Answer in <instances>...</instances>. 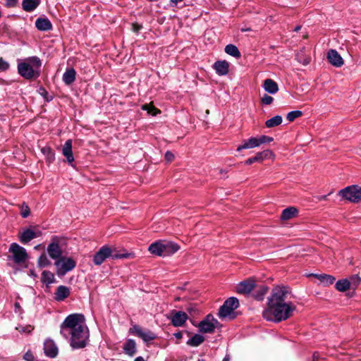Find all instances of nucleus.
Masks as SVG:
<instances>
[{
	"label": "nucleus",
	"mask_w": 361,
	"mask_h": 361,
	"mask_svg": "<svg viewBox=\"0 0 361 361\" xmlns=\"http://www.w3.org/2000/svg\"><path fill=\"white\" fill-rule=\"evenodd\" d=\"M286 292L282 287H275L272 289L271 295L268 298L267 307L264 311V316H288L298 313L296 307L292 302H285Z\"/></svg>",
	"instance_id": "nucleus-1"
},
{
	"label": "nucleus",
	"mask_w": 361,
	"mask_h": 361,
	"mask_svg": "<svg viewBox=\"0 0 361 361\" xmlns=\"http://www.w3.org/2000/svg\"><path fill=\"white\" fill-rule=\"evenodd\" d=\"M61 327L70 329V343L73 348H83L87 345L90 335L85 317H66Z\"/></svg>",
	"instance_id": "nucleus-2"
},
{
	"label": "nucleus",
	"mask_w": 361,
	"mask_h": 361,
	"mask_svg": "<svg viewBox=\"0 0 361 361\" xmlns=\"http://www.w3.org/2000/svg\"><path fill=\"white\" fill-rule=\"evenodd\" d=\"M42 65L40 59L37 56H32L26 61L18 65L19 74L25 79H36L39 75V68Z\"/></svg>",
	"instance_id": "nucleus-3"
},
{
	"label": "nucleus",
	"mask_w": 361,
	"mask_h": 361,
	"mask_svg": "<svg viewBox=\"0 0 361 361\" xmlns=\"http://www.w3.org/2000/svg\"><path fill=\"white\" fill-rule=\"evenodd\" d=\"M131 255L130 253L119 254L116 247L104 245L94 255L93 262L95 265H101L108 258H129Z\"/></svg>",
	"instance_id": "nucleus-4"
},
{
	"label": "nucleus",
	"mask_w": 361,
	"mask_h": 361,
	"mask_svg": "<svg viewBox=\"0 0 361 361\" xmlns=\"http://www.w3.org/2000/svg\"><path fill=\"white\" fill-rule=\"evenodd\" d=\"M338 195L351 202H361V187L357 185L348 186L341 190L338 192Z\"/></svg>",
	"instance_id": "nucleus-5"
},
{
	"label": "nucleus",
	"mask_w": 361,
	"mask_h": 361,
	"mask_svg": "<svg viewBox=\"0 0 361 361\" xmlns=\"http://www.w3.org/2000/svg\"><path fill=\"white\" fill-rule=\"evenodd\" d=\"M129 334L137 336L141 338L145 343H149L157 338L155 333L149 329H143L137 324H132L129 329Z\"/></svg>",
	"instance_id": "nucleus-6"
},
{
	"label": "nucleus",
	"mask_w": 361,
	"mask_h": 361,
	"mask_svg": "<svg viewBox=\"0 0 361 361\" xmlns=\"http://www.w3.org/2000/svg\"><path fill=\"white\" fill-rule=\"evenodd\" d=\"M56 267L58 274H65L68 271L73 270L75 266V262L71 257H62L59 260L54 262Z\"/></svg>",
	"instance_id": "nucleus-7"
},
{
	"label": "nucleus",
	"mask_w": 361,
	"mask_h": 361,
	"mask_svg": "<svg viewBox=\"0 0 361 361\" xmlns=\"http://www.w3.org/2000/svg\"><path fill=\"white\" fill-rule=\"evenodd\" d=\"M9 252L13 254V259L16 264L24 263L28 257L25 249L16 243L11 245Z\"/></svg>",
	"instance_id": "nucleus-8"
},
{
	"label": "nucleus",
	"mask_w": 361,
	"mask_h": 361,
	"mask_svg": "<svg viewBox=\"0 0 361 361\" xmlns=\"http://www.w3.org/2000/svg\"><path fill=\"white\" fill-rule=\"evenodd\" d=\"M238 306V300L235 297H231L220 307L218 316H230Z\"/></svg>",
	"instance_id": "nucleus-9"
},
{
	"label": "nucleus",
	"mask_w": 361,
	"mask_h": 361,
	"mask_svg": "<svg viewBox=\"0 0 361 361\" xmlns=\"http://www.w3.org/2000/svg\"><path fill=\"white\" fill-rule=\"evenodd\" d=\"M219 322L216 319L212 317V319H209V317H206L204 320L201 321L198 327L200 331L204 334L207 333H212L214 329L218 326Z\"/></svg>",
	"instance_id": "nucleus-10"
},
{
	"label": "nucleus",
	"mask_w": 361,
	"mask_h": 361,
	"mask_svg": "<svg viewBox=\"0 0 361 361\" xmlns=\"http://www.w3.org/2000/svg\"><path fill=\"white\" fill-rule=\"evenodd\" d=\"M274 158V154L270 149H266L257 152L255 157H250L245 161V164H252L255 162H262L267 159Z\"/></svg>",
	"instance_id": "nucleus-11"
},
{
	"label": "nucleus",
	"mask_w": 361,
	"mask_h": 361,
	"mask_svg": "<svg viewBox=\"0 0 361 361\" xmlns=\"http://www.w3.org/2000/svg\"><path fill=\"white\" fill-rule=\"evenodd\" d=\"M41 235L42 232L38 229L27 228L20 234V240L22 243L25 244L31 240L39 237Z\"/></svg>",
	"instance_id": "nucleus-12"
},
{
	"label": "nucleus",
	"mask_w": 361,
	"mask_h": 361,
	"mask_svg": "<svg viewBox=\"0 0 361 361\" xmlns=\"http://www.w3.org/2000/svg\"><path fill=\"white\" fill-rule=\"evenodd\" d=\"M255 286V281L252 279H248L238 284L236 291L240 294L250 293Z\"/></svg>",
	"instance_id": "nucleus-13"
},
{
	"label": "nucleus",
	"mask_w": 361,
	"mask_h": 361,
	"mask_svg": "<svg viewBox=\"0 0 361 361\" xmlns=\"http://www.w3.org/2000/svg\"><path fill=\"white\" fill-rule=\"evenodd\" d=\"M327 59L329 62L335 67H341L344 64L343 58L335 49H330L327 52Z\"/></svg>",
	"instance_id": "nucleus-14"
},
{
	"label": "nucleus",
	"mask_w": 361,
	"mask_h": 361,
	"mask_svg": "<svg viewBox=\"0 0 361 361\" xmlns=\"http://www.w3.org/2000/svg\"><path fill=\"white\" fill-rule=\"evenodd\" d=\"M44 352L47 357L54 358L57 356L59 350L51 339H47L44 343Z\"/></svg>",
	"instance_id": "nucleus-15"
},
{
	"label": "nucleus",
	"mask_w": 361,
	"mask_h": 361,
	"mask_svg": "<svg viewBox=\"0 0 361 361\" xmlns=\"http://www.w3.org/2000/svg\"><path fill=\"white\" fill-rule=\"evenodd\" d=\"M47 252L49 256L56 261L62 257V250L57 242H51L48 245Z\"/></svg>",
	"instance_id": "nucleus-16"
},
{
	"label": "nucleus",
	"mask_w": 361,
	"mask_h": 361,
	"mask_svg": "<svg viewBox=\"0 0 361 361\" xmlns=\"http://www.w3.org/2000/svg\"><path fill=\"white\" fill-rule=\"evenodd\" d=\"M62 154L66 158L67 161L71 164L74 161V157L72 151V140H67L62 147Z\"/></svg>",
	"instance_id": "nucleus-17"
},
{
	"label": "nucleus",
	"mask_w": 361,
	"mask_h": 361,
	"mask_svg": "<svg viewBox=\"0 0 361 361\" xmlns=\"http://www.w3.org/2000/svg\"><path fill=\"white\" fill-rule=\"evenodd\" d=\"M70 295V288L65 286H59L54 293V299L57 301H62Z\"/></svg>",
	"instance_id": "nucleus-18"
},
{
	"label": "nucleus",
	"mask_w": 361,
	"mask_h": 361,
	"mask_svg": "<svg viewBox=\"0 0 361 361\" xmlns=\"http://www.w3.org/2000/svg\"><path fill=\"white\" fill-rule=\"evenodd\" d=\"M188 313L183 311H174L172 316H188V314L190 315L199 314L201 313L200 308L197 304H190L187 308Z\"/></svg>",
	"instance_id": "nucleus-19"
},
{
	"label": "nucleus",
	"mask_w": 361,
	"mask_h": 361,
	"mask_svg": "<svg viewBox=\"0 0 361 361\" xmlns=\"http://www.w3.org/2000/svg\"><path fill=\"white\" fill-rule=\"evenodd\" d=\"M257 147H259V142L257 141V137H252L248 140H243L242 145H240L237 147V151L240 152L242 149H252Z\"/></svg>",
	"instance_id": "nucleus-20"
},
{
	"label": "nucleus",
	"mask_w": 361,
	"mask_h": 361,
	"mask_svg": "<svg viewBox=\"0 0 361 361\" xmlns=\"http://www.w3.org/2000/svg\"><path fill=\"white\" fill-rule=\"evenodd\" d=\"M162 248L164 256L170 255L179 250V246L173 242L163 241Z\"/></svg>",
	"instance_id": "nucleus-21"
},
{
	"label": "nucleus",
	"mask_w": 361,
	"mask_h": 361,
	"mask_svg": "<svg viewBox=\"0 0 361 361\" xmlns=\"http://www.w3.org/2000/svg\"><path fill=\"white\" fill-rule=\"evenodd\" d=\"M214 68L219 75H225L228 72L229 65L226 61H219L214 63Z\"/></svg>",
	"instance_id": "nucleus-22"
},
{
	"label": "nucleus",
	"mask_w": 361,
	"mask_h": 361,
	"mask_svg": "<svg viewBox=\"0 0 361 361\" xmlns=\"http://www.w3.org/2000/svg\"><path fill=\"white\" fill-rule=\"evenodd\" d=\"M35 26L41 31H48L52 29V25L48 18H37L35 21Z\"/></svg>",
	"instance_id": "nucleus-23"
},
{
	"label": "nucleus",
	"mask_w": 361,
	"mask_h": 361,
	"mask_svg": "<svg viewBox=\"0 0 361 361\" xmlns=\"http://www.w3.org/2000/svg\"><path fill=\"white\" fill-rule=\"evenodd\" d=\"M263 87L266 92L274 94L279 91L277 83L271 79H266L264 81Z\"/></svg>",
	"instance_id": "nucleus-24"
},
{
	"label": "nucleus",
	"mask_w": 361,
	"mask_h": 361,
	"mask_svg": "<svg viewBox=\"0 0 361 361\" xmlns=\"http://www.w3.org/2000/svg\"><path fill=\"white\" fill-rule=\"evenodd\" d=\"M163 241H157L151 244L148 248L150 253L157 256H164L163 252Z\"/></svg>",
	"instance_id": "nucleus-25"
},
{
	"label": "nucleus",
	"mask_w": 361,
	"mask_h": 361,
	"mask_svg": "<svg viewBox=\"0 0 361 361\" xmlns=\"http://www.w3.org/2000/svg\"><path fill=\"white\" fill-rule=\"evenodd\" d=\"M124 353L129 356H133L136 353V343L133 339H128L123 345Z\"/></svg>",
	"instance_id": "nucleus-26"
},
{
	"label": "nucleus",
	"mask_w": 361,
	"mask_h": 361,
	"mask_svg": "<svg viewBox=\"0 0 361 361\" xmlns=\"http://www.w3.org/2000/svg\"><path fill=\"white\" fill-rule=\"evenodd\" d=\"M76 72L73 68H68L63 75V80L66 85H71L75 80Z\"/></svg>",
	"instance_id": "nucleus-27"
},
{
	"label": "nucleus",
	"mask_w": 361,
	"mask_h": 361,
	"mask_svg": "<svg viewBox=\"0 0 361 361\" xmlns=\"http://www.w3.org/2000/svg\"><path fill=\"white\" fill-rule=\"evenodd\" d=\"M39 2V0H23L22 6L24 11L30 12L38 6Z\"/></svg>",
	"instance_id": "nucleus-28"
},
{
	"label": "nucleus",
	"mask_w": 361,
	"mask_h": 361,
	"mask_svg": "<svg viewBox=\"0 0 361 361\" xmlns=\"http://www.w3.org/2000/svg\"><path fill=\"white\" fill-rule=\"evenodd\" d=\"M298 209L294 207H290L283 210L281 219L283 220H288L295 217L298 214Z\"/></svg>",
	"instance_id": "nucleus-29"
},
{
	"label": "nucleus",
	"mask_w": 361,
	"mask_h": 361,
	"mask_svg": "<svg viewBox=\"0 0 361 361\" xmlns=\"http://www.w3.org/2000/svg\"><path fill=\"white\" fill-rule=\"evenodd\" d=\"M204 341L203 336L196 334L193 335L188 341L187 345L192 347H197L201 345Z\"/></svg>",
	"instance_id": "nucleus-30"
},
{
	"label": "nucleus",
	"mask_w": 361,
	"mask_h": 361,
	"mask_svg": "<svg viewBox=\"0 0 361 361\" xmlns=\"http://www.w3.org/2000/svg\"><path fill=\"white\" fill-rule=\"evenodd\" d=\"M225 52L235 58L240 57V52L239 51L237 47L231 44L226 46Z\"/></svg>",
	"instance_id": "nucleus-31"
},
{
	"label": "nucleus",
	"mask_w": 361,
	"mask_h": 361,
	"mask_svg": "<svg viewBox=\"0 0 361 361\" xmlns=\"http://www.w3.org/2000/svg\"><path fill=\"white\" fill-rule=\"evenodd\" d=\"M282 117L281 116H275L265 122L267 128H273L279 126L282 123Z\"/></svg>",
	"instance_id": "nucleus-32"
},
{
	"label": "nucleus",
	"mask_w": 361,
	"mask_h": 361,
	"mask_svg": "<svg viewBox=\"0 0 361 361\" xmlns=\"http://www.w3.org/2000/svg\"><path fill=\"white\" fill-rule=\"evenodd\" d=\"M41 281L47 285L51 284L54 281V275L49 271H44L42 274Z\"/></svg>",
	"instance_id": "nucleus-33"
},
{
	"label": "nucleus",
	"mask_w": 361,
	"mask_h": 361,
	"mask_svg": "<svg viewBox=\"0 0 361 361\" xmlns=\"http://www.w3.org/2000/svg\"><path fill=\"white\" fill-rule=\"evenodd\" d=\"M269 290V288L267 286H261L257 290L255 293L254 294V297L257 300H263L264 295L267 293Z\"/></svg>",
	"instance_id": "nucleus-34"
},
{
	"label": "nucleus",
	"mask_w": 361,
	"mask_h": 361,
	"mask_svg": "<svg viewBox=\"0 0 361 361\" xmlns=\"http://www.w3.org/2000/svg\"><path fill=\"white\" fill-rule=\"evenodd\" d=\"M142 109L147 111V114L152 116H156L161 113L160 110L156 108L152 103L142 105Z\"/></svg>",
	"instance_id": "nucleus-35"
},
{
	"label": "nucleus",
	"mask_w": 361,
	"mask_h": 361,
	"mask_svg": "<svg viewBox=\"0 0 361 361\" xmlns=\"http://www.w3.org/2000/svg\"><path fill=\"white\" fill-rule=\"evenodd\" d=\"M350 286V282L347 279L339 280L336 283V288L339 291H345Z\"/></svg>",
	"instance_id": "nucleus-36"
},
{
	"label": "nucleus",
	"mask_w": 361,
	"mask_h": 361,
	"mask_svg": "<svg viewBox=\"0 0 361 361\" xmlns=\"http://www.w3.org/2000/svg\"><path fill=\"white\" fill-rule=\"evenodd\" d=\"M38 267L40 268H44L51 264V262L48 259L47 255L43 253L42 254L37 260Z\"/></svg>",
	"instance_id": "nucleus-37"
},
{
	"label": "nucleus",
	"mask_w": 361,
	"mask_h": 361,
	"mask_svg": "<svg viewBox=\"0 0 361 361\" xmlns=\"http://www.w3.org/2000/svg\"><path fill=\"white\" fill-rule=\"evenodd\" d=\"M318 279L325 286L332 284L335 281L334 277L327 274H321L318 276Z\"/></svg>",
	"instance_id": "nucleus-38"
},
{
	"label": "nucleus",
	"mask_w": 361,
	"mask_h": 361,
	"mask_svg": "<svg viewBox=\"0 0 361 361\" xmlns=\"http://www.w3.org/2000/svg\"><path fill=\"white\" fill-rule=\"evenodd\" d=\"M171 319V324L174 326H183L188 317H170Z\"/></svg>",
	"instance_id": "nucleus-39"
},
{
	"label": "nucleus",
	"mask_w": 361,
	"mask_h": 361,
	"mask_svg": "<svg viewBox=\"0 0 361 361\" xmlns=\"http://www.w3.org/2000/svg\"><path fill=\"white\" fill-rule=\"evenodd\" d=\"M302 115V112L301 111H293L287 114L286 118L291 122L293 121L295 118L300 117Z\"/></svg>",
	"instance_id": "nucleus-40"
},
{
	"label": "nucleus",
	"mask_w": 361,
	"mask_h": 361,
	"mask_svg": "<svg viewBox=\"0 0 361 361\" xmlns=\"http://www.w3.org/2000/svg\"><path fill=\"white\" fill-rule=\"evenodd\" d=\"M16 329L20 332L29 334L34 329V327L31 325H18Z\"/></svg>",
	"instance_id": "nucleus-41"
},
{
	"label": "nucleus",
	"mask_w": 361,
	"mask_h": 361,
	"mask_svg": "<svg viewBox=\"0 0 361 361\" xmlns=\"http://www.w3.org/2000/svg\"><path fill=\"white\" fill-rule=\"evenodd\" d=\"M257 139L259 142V146H260L262 144L271 142L273 141V137L266 135H261L258 137H257Z\"/></svg>",
	"instance_id": "nucleus-42"
},
{
	"label": "nucleus",
	"mask_w": 361,
	"mask_h": 361,
	"mask_svg": "<svg viewBox=\"0 0 361 361\" xmlns=\"http://www.w3.org/2000/svg\"><path fill=\"white\" fill-rule=\"evenodd\" d=\"M20 214L23 218H26L30 215V208L25 203L20 206Z\"/></svg>",
	"instance_id": "nucleus-43"
},
{
	"label": "nucleus",
	"mask_w": 361,
	"mask_h": 361,
	"mask_svg": "<svg viewBox=\"0 0 361 361\" xmlns=\"http://www.w3.org/2000/svg\"><path fill=\"white\" fill-rule=\"evenodd\" d=\"M348 281L350 282V285L357 287L361 281V278L358 274H355L350 276V280Z\"/></svg>",
	"instance_id": "nucleus-44"
},
{
	"label": "nucleus",
	"mask_w": 361,
	"mask_h": 361,
	"mask_svg": "<svg viewBox=\"0 0 361 361\" xmlns=\"http://www.w3.org/2000/svg\"><path fill=\"white\" fill-rule=\"evenodd\" d=\"M261 101H262V103L263 104H265V105H269V104H271L273 101H274V99L272 97L265 94L261 99Z\"/></svg>",
	"instance_id": "nucleus-45"
},
{
	"label": "nucleus",
	"mask_w": 361,
	"mask_h": 361,
	"mask_svg": "<svg viewBox=\"0 0 361 361\" xmlns=\"http://www.w3.org/2000/svg\"><path fill=\"white\" fill-rule=\"evenodd\" d=\"M9 68L8 62L4 61L2 58H0V71H4Z\"/></svg>",
	"instance_id": "nucleus-46"
},
{
	"label": "nucleus",
	"mask_w": 361,
	"mask_h": 361,
	"mask_svg": "<svg viewBox=\"0 0 361 361\" xmlns=\"http://www.w3.org/2000/svg\"><path fill=\"white\" fill-rule=\"evenodd\" d=\"M288 317H266L269 322H273L274 323H279L283 320H286Z\"/></svg>",
	"instance_id": "nucleus-47"
},
{
	"label": "nucleus",
	"mask_w": 361,
	"mask_h": 361,
	"mask_svg": "<svg viewBox=\"0 0 361 361\" xmlns=\"http://www.w3.org/2000/svg\"><path fill=\"white\" fill-rule=\"evenodd\" d=\"M23 358L26 361H34V355L30 350H28L25 353V355H23Z\"/></svg>",
	"instance_id": "nucleus-48"
},
{
	"label": "nucleus",
	"mask_w": 361,
	"mask_h": 361,
	"mask_svg": "<svg viewBox=\"0 0 361 361\" xmlns=\"http://www.w3.org/2000/svg\"><path fill=\"white\" fill-rule=\"evenodd\" d=\"M197 293H198L196 290L191 291L190 292V295L188 296H184L183 298L187 300H195L197 298Z\"/></svg>",
	"instance_id": "nucleus-49"
},
{
	"label": "nucleus",
	"mask_w": 361,
	"mask_h": 361,
	"mask_svg": "<svg viewBox=\"0 0 361 361\" xmlns=\"http://www.w3.org/2000/svg\"><path fill=\"white\" fill-rule=\"evenodd\" d=\"M42 152L44 153H45L46 152H47L49 154V156L48 157L49 161H52L54 159V153L51 152L50 148H44L42 149Z\"/></svg>",
	"instance_id": "nucleus-50"
},
{
	"label": "nucleus",
	"mask_w": 361,
	"mask_h": 361,
	"mask_svg": "<svg viewBox=\"0 0 361 361\" xmlns=\"http://www.w3.org/2000/svg\"><path fill=\"white\" fill-rule=\"evenodd\" d=\"M165 159L167 161H171L174 159V155L172 152L168 151L165 154Z\"/></svg>",
	"instance_id": "nucleus-51"
},
{
	"label": "nucleus",
	"mask_w": 361,
	"mask_h": 361,
	"mask_svg": "<svg viewBox=\"0 0 361 361\" xmlns=\"http://www.w3.org/2000/svg\"><path fill=\"white\" fill-rule=\"evenodd\" d=\"M141 28H142V25H138L137 23L133 24V30L134 32H138Z\"/></svg>",
	"instance_id": "nucleus-52"
},
{
	"label": "nucleus",
	"mask_w": 361,
	"mask_h": 361,
	"mask_svg": "<svg viewBox=\"0 0 361 361\" xmlns=\"http://www.w3.org/2000/svg\"><path fill=\"white\" fill-rule=\"evenodd\" d=\"M320 358L319 354L317 352L313 353L312 355V361H319Z\"/></svg>",
	"instance_id": "nucleus-53"
},
{
	"label": "nucleus",
	"mask_w": 361,
	"mask_h": 361,
	"mask_svg": "<svg viewBox=\"0 0 361 361\" xmlns=\"http://www.w3.org/2000/svg\"><path fill=\"white\" fill-rule=\"evenodd\" d=\"M183 1V0H171V4H172V6H176V5H177V4H178V2H181V1Z\"/></svg>",
	"instance_id": "nucleus-54"
},
{
	"label": "nucleus",
	"mask_w": 361,
	"mask_h": 361,
	"mask_svg": "<svg viewBox=\"0 0 361 361\" xmlns=\"http://www.w3.org/2000/svg\"><path fill=\"white\" fill-rule=\"evenodd\" d=\"M17 0H6L7 4L9 6H13Z\"/></svg>",
	"instance_id": "nucleus-55"
},
{
	"label": "nucleus",
	"mask_w": 361,
	"mask_h": 361,
	"mask_svg": "<svg viewBox=\"0 0 361 361\" xmlns=\"http://www.w3.org/2000/svg\"><path fill=\"white\" fill-rule=\"evenodd\" d=\"M174 336L178 338V339H180L182 338V333L181 332H177V333H175L174 334Z\"/></svg>",
	"instance_id": "nucleus-56"
},
{
	"label": "nucleus",
	"mask_w": 361,
	"mask_h": 361,
	"mask_svg": "<svg viewBox=\"0 0 361 361\" xmlns=\"http://www.w3.org/2000/svg\"><path fill=\"white\" fill-rule=\"evenodd\" d=\"M134 361H145L142 356L137 357Z\"/></svg>",
	"instance_id": "nucleus-57"
},
{
	"label": "nucleus",
	"mask_w": 361,
	"mask_h": 361,
	"mask_svg": "<svg viewBox=\"0 0 361 361\" xmlns=\"http://www.w3.org/2000/svg\"><path fill=\"white\" fill-rule=\"evenodd\" d=\"M310 63V59H305L302 61L303 65H307Z\"/></svg>",
	"instance_id": "nucleus-58"
},
{
	"label": "nucleus",
	"mask_w": 361,
	"mask_h": 361,
	"mask_svg": "<svg viewBox=\"0 0 361 361\" xmlns=\"http://www.w3.org/2000/svg\"><path fill=\"white\" fill-rule=\"evenodd\" d=\"M327 197V195H323L319 197V200H326Z\"/></svg>",
	"instance_id": "nucleus-59"
},
{
	"label": "nucleus",
	"mask_w": 361,
	"mask_h": 361,
	"mask_svg": "<svg viewBox=\"0 0 361 361\" xmlns=\"http://www.w3.org/2000/svg\"><path fill=\"white\" fill-rule=\"evenodd\" d=\"M223 319H225L226 321H231L232 320L234 317H221Z\"/></svg>",
	"instance_id": "nucleus-60"
},
{
	"label": "nucleus",
	"mask_w": 361,
	"mask_h": 361,
	"mask_svg": "<svg viewBox=\"0 0 361 361\" xmlns=\"http://www.w3.org/2000/svg\"><path fill=\"white\" fill-rule=\"evenodd\" d=\"M68 316L75 317V316H83V315L82 314L74 313V314H71Z\"/></svg>",
	"instance_id": "nucleus-61"
},
{
	"label": "nucleus",
	"mask_w": 361,
	"mask_h": 361,
	"mask_svg": "<svg viewBox=\"0 0 361 361\" xmlns=\"http://www.w3.org/2000/svg\"><path fill=\"white\" fill-rule=\"evenodd\" d=\"M223 361H230V357L228 355L225 356V357L223 359Z\"/></svg>",
	"instance_id": "nucleus-62"
},
{
	"label": "nucleus",
	"mask_w": 361,
	"mask_h": 361,
	"mask_svg": "<svg viewBox=\"0 0 361 361\" xmlns=\"http://www.w3.org/2000/svg\"><path fill=\"white\" fill-rule=\"evenodd\" d=\"M300 28H301V26H297L295 27L294 31L298 32L300 30Z\"/></svg>",
	"instance_id": "nucleus-63"
},
{
	"label": "nucleus",
	"mask_w": 361,
	"mask_h": 361,
	"mask_svg": "<svg viewBox=\"0 0 361 361\" xmlns=\"http://www.w3.org/2000/svg\"><path fill=\"white\" fill-rule=\"evenodd\" d=\"M15 307H16V309H17V308H20L19 303L16 302V303L15 304Z\"/></svg>",
	"instance_id": "nucleus-64"
}]
</instances>
